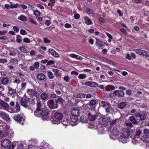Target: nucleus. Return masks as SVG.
Masks as SVG:
<instances>
[{"instance_id": "obj_1", "label": "nucleus", "mask_w": 149, "mask_h": 149, "mask_svg": "<svg viewBox=\"0 0 149 149\" xmlns=\"http://www.w3.org/2000/svg\"><path fill=\"white\" fill-rule=\"evenodd\" d=\"M110 127L111 128H113L110 134V137L112 139H116L119 134L118 129L120 127L119 123L117 120H116L111 122Z\"/></svg>"}, {"instance_id": "obj_2", "label": "nucleus", "mask_w": 149, "mask_h": 149, "mask_svg": "<svg viewBox=\"0 0 149 149\" xmlns=\"http://www.w3.org/2000/svg\"><path fill=\"white\" fill-rule=\"evenodd\" d=\"M62 117L63 115L61 113L57 112L54 113L52 115V121L54 124H59Z\"/></svg>"}, {"instance_id": "obj_3", "label": "nucleus", "mask_w": 149, "mask_h": 149, "mask_svg": "<svg viewBox=\"0 0 149 149\" xmlns=\"http://www.w3.org/2000/svg\"><path fill=\"white\" fill-rule=\"evenodd\" d=\"M130 132L126 130L124 131L119 138V141L123 143H126L128 142L129 140V135Z\"/></svg>"}, {"instance_id": "obj_4", "label": "nucleus", "mask_w": 149, "mask_h": 149, "mask_svg": "<svg viewBox=\"0 0 149 149\" xmlns=\"http://www.w3.org/2000/svg\"><path fill=\"white\" fill-rule=\"evenodd\" d=\"M41 111L42 119L43 120H47L49 119L48 110L45 108H43Z\"/></svg>"}, {"instance_id": "obj_5", "label": "nucleus", "mask_w": 149, "mask_h": 149, "mask_svg": "<svg viewBox=\"0 0 149 149\" xmlns=\"http://www.w3.org/2000/svg\"><path fill=\"white\" fill-rule=\"evenodd\" d=\"M99 123L102 125H104L109 121V118L104 116H101L98 120Z\"/></svg>"}, {"instance_id": "obj_6", "label": "nucleus", "mask_w": 149, "mask_h": 149, "mask_svg": "<svg viewBox=\"0 0 149 149\" xmlns=\"http://www.w3.org/2000/svg\"><path fill=\"white\" fill-rule=\"evenodd\" d=\"M47 104L49 107L51 109H56L58 107V104L56 103H54V100L52 99L48 100Z\"/></svg>"}, {"instance_id": "obj_7", "label": "nucleus", "mask_w": 149, "mask_h": 149, "mask_svg": "<svg viewBox=\"0 0 149 149\" xmlns=\"http://www.w3.org/2000/svg\"><path fill=\"white\" fill-rule=\"evenodd\" d=\"M13 118L15 121L18 122L22 125L23 124L24 121V119L23 117L19 115H16L14 116Z\"/></svg>"}, {"instance_id": "obj_8", "label": "nucleus", "mask_w": 149, "mask_h": 149, "mask_svg": "<svg viewBox=\"0 0 149 149\" xmlns=\"http://www.w3.org/2000/svg\"><path fill=\"white\" fill-rule=\"evenodd\" d=\"M27 93L31 96H35L36 97L39 95L38 93L34 89H29L27 90Z\"/></svg>"}, {"instance_id": "obj_9", "label": "nucleus", "mask_w": 149, "mask_h": 149, "mask_svg": "<svg viewBox=\"0 0 149 149\" xmlns=\"http://www.w3.org/2000/svg\"><path fill=\"white\" fill-rule=\"evenodd\" d=\"M0 117L8 122L10 121L9 115L4 112L0 111Z\"/></svg>"}, {"instance_id": "obj_10", "label": "nucleus", "mask_w": 149, "mask_h": 149, "mask_svg": "<svg viewBox=\"0 0 149 149\" xmlns=\"http://www.w3.org/2000/svg\"><path fill=\"white\" fill-rule=\"evenodd\" d=\"M10 143V141L8 139H5L2 140L1 143L2 147L6 148L9 146Z\"/></svg>"}, {"instance_id": "obj_11", "label": "nucleus", "mask_w": 149, "mask_h": 149, "mask_svg": "<svg viewBox=\"0 0 149 149\" xmlns=\"http://www.w3.org/2000/svg\"><path fill=\"white\" fill-rule=\"evenodd\" d=\"M21 105L25 108L29 107V102L27 99L24 98L21 99L20 100Z\"/></svg>"}, {"instance_id": "obj_12", "label": "nucleus", "mask_w": 149, "mask_h": 149, "mask_svg": "<svg viewBox=\"0 0 149 149\" xmlns=\"http://www.w3.org/2000/svg\"><path fill=\"white\" fill-rule=\"evenodd\" d=\"M8 95H15L16 93V89L12 88L9 86H8Z\"/></svg>"}, {"instance_id": "obj_13", "label": "nucleus", "mask_w": 149, "mask_h": 149, "mask_svg": "<svg viewBox=\"0 0 149 149\" xmlns=\"http://www.w3.org/2000/svg\"><path fill=\"white\" fill-rule=\"evenodd\" d=\"M71 113L72 116H71V118H72V117H75L76 118L79 115V111L77 109H73L71 110Z\"/></svg>"}, {"instance_id": "obj_14", "label": "nucleus", "mask_w": 149, "mask_h": 149, "mask_svg": "<svg viewBox=\"0 0 149 149\" xmlns=\"http://www.w3.org/2000/svg\"><path fill=\"white\" fill-rule=\"evenodd\" d=\"M115 94L116 96L120 97H123L124 95V92L120 90L115 91Z\"/></svg>"}, {"instance_id": "obj_15", "label": "nucleus", "mask_w": 149, "mask_h": 149, "mask_svg": "<svg viewBox=\"0 0 149 149\" xmlns=\"http://www.w3.org/2000/svg\"><path fill=\"white\" fill-rule=\"evenodd\" d=\"M0 105L5 110H8L9 108V106L8 104L3 101L0 102Z\"/></svg>"}, {"instance_id": "obj_16", "label": "nucleus", "mask_w": 149, "mask_h": 149, "mask_svg": "<svg viewBox=\"0 0 149 149\" xmlns=\"http://www.w3.org/2000/svg\"><path fill=\"white\" fill-rule=\"evenodd\" d=\"M36 77L37 79L39 81L43 80L45 78V75L42 73L38 74Z\"/></svg>"}, {"instance_id": "obj_17", "label": "nucleus", "mask_w": 149, "mask_h": 149, "mask_svg": "<svg viewBox=\"0 0 149 149\" xmlns=\"http://www.w3.org/2000/svg\"><path fill=\"white\" fill-rule=\"evenodd\" d=\"M40 97L42 100H46L49 99V94L48 93H43L40 95Z\"/></svg>"}, {"instance_id": "obj_18", "label": "nucleus", "mask_w": 149, "mask_h": 149, "mask_svg": "<svg viewBox=\"0 0 149 149\" xmlns=\"http://www.w3.org/2000/svg\"><path fill=\"white\" fill-rule=\"evenodd\" d=\"M69 56L71 58H74L80 61H81L83 59V58L81 56L73 54H70Z\"/></svg>"}, {"instance_id": "obj_19", "label": "nucleus", "mask_w": 149, "mask_h": 149, "mask_svg": "<svg viewBox=\"0 0 149 149\" xmlns=\"http://www.w3.org/2000/svg\"><path fill=\"white\" fill-rule=\"evenodd\" d=\"M9 80L6 77L2 78L1 80V82L2 84L6 85L9 83Z\"/></svg>"}, {"instance_id": "obj_20", "label": "nucleus", "mask_w": 149, "mask_h": 149, "mask_svg": "<svg viewBox=\"0 0 149 149\" xmlns=\"http://www.w3.org/2000/svg\"><path fill=\"white\" fill-rule=\"evenodd\" d=\"M14 109H15V110L14 111V112L16 113L19 112L20 110V108L19 104L17 101L16 102L15 105Z\"/></svg>"}, {"instance_id": "obj_21", "label": "nucleus", "mask_w": 149, "mask_h": 149, "mask_svg": "<svg viewBox=\"0 0 149 149\" xmlns=\"http://www.w3.org/2000/svg\"><path fill=\"white\" fill-rule=\"evenodd\" d=\"M49 52H50L52 55L54 56L57 57L58 56V54L56 52L52 49H50L49 50Z\"/></svg>"}, {"instance_id": "obj_22", "label": "nucleus", "mask_w": 149, "mask_h": 149, "mask_svg": "<svg viewBox=\"0 0 149 149\" xmlns=\"http://www.w3.org/2000/svg\"><path fill=\"white\" fill-rule=\"evenodd\" d=\"M89 120L91 121H93L96 118V115H92L90 113H89L88 114Z\"/></svg>"}, {"instance_id": "obj_23", "label": "nucleus", "mask_w": 149, "mask_h": 149, "mask_svg": "<svg viewBox=\"0 0 149 149\" xmlns=\"http://www.w3.org/2000/svg\"><path fill=\"white\" fill-rule=\"evenodd\" d=\"M42 104L40 101H38L36 103V109L41 111L42 110Z\"/></svg>"}, {"instance_id": "obj_24", "label": "nucleus", "mask_w": 149, "mask_h": 149, "mask_svg": "<svg viewBox=\"0 0 149 149\" xmlns=\"http://www.w3.org/2000/svg\"><path fill=\"white\" fill-rule=\"evenodd\" d=\"M96 44L99 47H103V46L104 45V43L100 40H98L97 39H96Z\"/></svg>"}, {"instance_id": "obj_25", "label": "nucleus", "mask_w": 149, "mask_h": 149, "mask_svg": "<svg viewBox=\"0 0 149 149\" xmlns=\"http://www.w3.org/2000/svg\"><path fill=\"white\" fill-rule=\"evenodd\" d=\"M62 124L65 126L68 125L70 124L67 118H64L61 121Z\"/></svg>"}, {"instance_id": "obj_26", "label": "nucleus", "mask_w": 149, "mask_h": 149, "mask_svg": "<svg viewBox=\"0 0 149 149\" xmlns=\"http://www.w3.org/2000/svg\"><path fill=\"white\" fill-rule=\"evenodd\" d=\"M18 63V61L15 58H13L11 59L9 63V64H11L12 65H15Z\"/></svg>"}, {"instance_id": "obj_27", "label": "nucleus", "mask_w": 149, "mask_h": 149, "mask_svg": "<svg viewBox=\"0 0 149 149\" xmlns=\"http://www.w3.org/2000/svg\"><path fill=\"white\" fill-rule=\"evenodd\" d=\"M18 19L23 22H26L27 20L26 17L23 15H21L18 17Z\"/></svg>"}, {"instance_id": "obj_28", "label": "nucleus", "mask_w": 149, "mask_h": 149, "mask_svg": "<svg viewBox=\"0 0 149 149\" xmlns=\"http://www.w3.org/2000/svg\"><path fill=\"white\" fill-rule=\"evenodd\" d=\"M127 103L125 102H121L118 105V108L119 109H123L126 106Z\"/></svg>"}, {"instance_id": "obj_29", "label": "nucleus", "mask_w": 149, "mask_h": 149, "mask_svg": "<svg viewBox=\"0 0 149 149\" xmlns=\"http://www.w3.org/2000/svg\"><path fill=\"white\" fill-rule=\"evenodd\" d=\"M134 51L137 54L142 55H143V53L145 51L144 50L140 49H136L134 50Z\"/></svg>"}, {"instance_id": "obj_30", "label": "nucleus", "mask_w": 149, "mask_h": 149, "mask_svg": "<svg viewBox=\"0 0 149 149\" xmlns=\"http://www.w3.org/2000/svg\"><path fill=\"white\" fill-rule=\"evenodd\" d=\"M41 111L36 109L34 111V114L36 116L39 117L41 116Z\"/></svg>"}, {"instance_id": "obj_31", "label": "nucleus", "mask_w": 149, "mask_h": 149, "mask_svg": "<svg viewBox=\"0 0 149 149\" xmlns=\"http://www.w3.org/2000/svg\"><path fill=\"white\" fill-rule=\"evenodd\" d=\"M85 23L87 25H90L92 24V22L91 20L87 17L84 18Z\"/></svg>"}, {"instance_id": "obj_32", "label": "nucleus", "mask_w": 149, "mask_h": 149, "mask_svg": "<svg viewBox=\"0 0 149 149\" xmlns=\"http://www.w3.org/2000/svg\"><path fill=\"white\" fill-rule=\"evenodd\" d=\"M130 120L132 123L134 124H136L137 123V121L135 118L132 116L130 117Z\"/></svg>"}, {"instance_id": "obj_33", "label": "nucleus", "mask_w": 149, "mask_h": 149, "mask_svg": "<svg viewBox=\"0 0 149 149\" xmlns=\"http://www.w3.org/2000/svg\"><path fill=\"white\" fill-rule=\"evenodd\" d=\"M142 132V131L140 130H138L136 131L135 135L134 138L135 139H136V138H138L139 137L140 134Z\"/></svg>"}, {"instance_id": "obj_34", "label": "nucleus", "mask_w": 149, "mask_h": 149, "mask_svg": "<svg viewBox=\"0 0 149 149\" xmlns=\"http://www.w3.org/2000/svg\"><path fill=\"white\" fill-rule=\"evenodd\" d=\"M115 89L114 86L112 85H108L106 87V89L107 91H109L114 90Z\"/></svg>"}, {"instance_id": "obj_35", "label": "nucleus", "mask_w": 149, "mask_h": 149, "mask_svg": "<svg viewBox=\"0 0 149 149\" xmlns=\"http://www.w3.org/2000/svg\"><path fill=\"white\" fill-rule=\"evenodd\" d=\"M10 128V127L9 125H1L0 126V129L5 130H8Z\"/></svg>"}, {"instance_id": "obj_36", "label": "nucleus", "mask_w": 149, "mask_h": 149, "mask_svg": "<svg viewBox=\"0 0 149 149\" xmlns=\"http://www.w3.org/2000/svg\"><path fill=\"white\" fill-rule=\"evenodd\" d=\"M17 39L16 41L17 43H20L22 41V37L19 35H17L16 36Z\"/></svg>"}, {"instance_id": "obj_37", "label": "nucleus", "mask_w": 149, "mask_h": 149, "mask_svg": "<svg viewBox=\"0 0 149 149\" xmlns=\"http://www.w3.org/2000/svg\"><path fill=\"white\" fill-rule=\"evenodd\" d=\"M78 77L79 79H83L86 78V75L84 74H81L79 75Z\"/></svg>"}, {"instance_id": "obj_38", "label": "nucleus", "mask_w": 149, "mask_h": 149, "mask_svg": "<svg viewBox=\"0 0 149 149\" xmlns=\"http://www.w3.org/2000/svg\"><path fill=\"white\" fill-rule=\"evenodd\" d=\"M64 100L61 97H59L56 100L55 103L58 104V103L59 102L61 104H63L64 103Z\"/></svg>"}, {"instance_id": "obj_39", "label": "nucleus", "mask_w": 149, "mask_h": 149, "mask_svg": "<svg viewBox=\"0 0 149 149\" xmlns=\"http://www.w3.org/2000/svg\"><path fill=\"white\" fill-rule=\"evenodd\" d=\"M98 86V84L96 82L93 81H91V87H96Z\"/></svg>"}, {"instance_id": "obj_40", "label": "nucleus", "mask_w": 149, "mask_h": 149, "mask_svg": "<svg viewBox=\"0 0 149 149\" xmlns=\"http://www.w3.org/2000/svg\"><path fill=\"white\" fill-rule=\"evenodd\" d=\"M96 101L95 100H91L88 103V105L91 106L94 105L96 103Z\"/></svg>"}, {"instance_id": "obj_41", "label": "nucleus", "mask_w": 149, "mask_h": 149, "mask_svg": "<svg viewBox=\"0 0 149 149\" xmlns=\"http://www.w3.org/2000/svg\"><path fill=\"white\" fill-rule=\"evenodd\" d=\"M147 116V115L146 113H143L141 114L140 116V119L142 120L145 119Z\"/></svg>"}, {"instance_id": "obj_42", "label": "nucleus", "mask_w": 149, "mask_h": 149, "mask_svg": "<svg viewBox=\"0 0 149 149\" xmlns=\"http://www.w3.org/2000/svg\"><path fill=\"white\" fill-rule=\"evenodd\" d=\"M19 49L22 52L24 53H27V50L24 47H19Z\"/></svg>"}, {"instance_id": "obj_43", "label": "nucleus", "mask_w": 149, "mask_h": 149, "mask_svg": "<svg viewBox=\"0 0 149 149\" xmlns=\"http://www.w3.org/2000/svg\"><path fill=\"white\" fill-rule=\"evenodd\" d=\"M20 33L22 35H25L28 34L27 32L24 30L21 29L20 31Z\"/></svg>"}, {"instance_id": "obj_44", "label": "nucleus", "mask_w": 149, "mask_h": 149, "mask_svg": "<svg viewBox=\"0 0 149 149\" xmlns=\"http://www.w3.org/2000/svg\"><path fill=\"white\" fill-rule=\"evenodd\" d=\"M48 77L49 79H52L54 78V75L52 72L50 71L48 73Z\"/></svg>"}, {"instance_id": "obj_45", "label": "nucleus", "mask_w": 149, "mask_h": 149, "mask_svg": "<svg viewBox=\"0 0 149 149\" xmlns=\"http://www.w3.org/2000/svg\"><path fill=\"white\" fill-rule=\"evenodd\" d=\"M86 12L88 14H92L93 13V10L90 8H86Z\"/></svg>"}, {"instance_id": "obj_46", "label": "nucleus", "mask_w": 149, "mask_h": 149, "mask_svg": "<svg viewBox=\"0 0 149 149\" xmlns=\"http://www.w3.org/2000/svg\"><path fill=\"white\" fill-rule=\"evenodd\" d=\"M33 14L36 16L38 17L40 15V13L39 11L36 10L34 11Z\"/></svg>"}, {"instance_id": "obj_47", "label": "nucleus", "mask_w": 149, "mask_h": 149, "mask_svg": "<svg viewBox=\"0 0 149 149\" xmlns=\"http://www.w3.org/2000/svg\"><path fill=\"white\" fill-rule=\"evenodd\" d=\"M105 109L106 112L107 113L110 112L113 110L112 108L110 107H109L107 108H106Z\"/></svg>"}, {"instance_id": "obj_48", "label": "nucleus", "mask_w": 149, "mask_h": 149, "mask_svg": "<svg viewBox=\"0 0 149 149\" xmlns=\"http://www.w3.org/2000/svg\"><path fill=\"white\" fill-rule=\"evenodd\" d=\"M85 95L84 94L80 93L77 94L76 95V97L77 98H82L85 97Z\"/></svg>"}, {"instance_id": "obj_49", "label": "nucleus", "mask_w": 149, "mask_h": 149, "mask_svg": "<svg viewBox=\"0 0 149 149\" xmlns=\"http://www.w3.org/2000/svg\"><path fill=\"white\" fill-rule=\"evenodd\" d=\"M23 41L24 42L26 43H29L30 42V39L27 38H24L23 39Z\"/></svg>"}, {"instance_id": "obj_50", "label": "nucleus", "mask_w": 149, "mask_h": 149, "mask_svg": "<svg viewBox=\"0 0 149 149\" xmlns=\"http://www.w3.org/2000/svg\"><path fill=\"white\" fill-rule=\"evenodd\" d=\"M143 56H144L146 57L149 58V52L145 50Z\"/></svg>"}, {"instance_id": "obj_51", "label": "nucleus", "mask_w": 149, "mask_h": 149, "mask_svg": "<svg viewBox=\"0 0 149 149\" xmlns=\"http://www.w3.org/2000/svg\"><path fill=\"white\" fill-rule=\"evenodd\" d=\"M7 62L8 61L6 59H0V63H7Z\"/></svg>"}, {"instance_id": "obj_52", "label": "nucleus", "mask_w": 149, "mask_h": 149, "mask_svg": "<svg viewBox=\"0 0 149 149\" xmlns=\"http://www.w3.org/2000/svg\"><path fill=\"white\" fill-rule=\"evenodd\" d=\"M43 41L45 43H49L51 42V40H48L47 38H44Z\"/></svg>"}, {"instance_id": "obj_53", "label": "nucleus", "mask_w": 149, "mask_h": 149, "mask_svg": "<svg viewBox=\"0 0 149 149\" xmlns=\"http://www.w3.org/2000/svg\"><path fill=\"white\" fill-rule=\"evenodd\" d=\"M63 79L65 81L68 82L70 78L68 76H66L64 77Z\"/></svg>"}, {"instance_id": "obj_54", "label": "nucleus", "mask_w": 149, "mask_h": 149, "mask_svg": "<svg viewBox=\"0 0 149 149\" xmlns=\"http://www.w3.org/2000/svg\"><path fill=\"white\" fill-rule=\"evenodd\" d=\"M57 95L54 93H52L50 95V97L51 98H55L56 97Z\"/></svg>"}, {"instance_id": "obj_55", "label": "nucleus", "mask_w": 149, "mask_h": 149, "mask_svg": "<svg viewBox=\"0 0 149 149\" xmlns=\"http://www.w3.org/2000/svg\"><path fill=\"white\" fill-rule=\"evenodd\" d=\"M26 83H22L21 85V89L24 90L26 87Z\"/></svg>"}, {"instance_id": "obj_56", "label": "nucleus", "mask_w": 149, "mask_h": 149, "mask_svg": "<svg viewBox=\"0 0 149 149\" xmlns=\"http://www.w3.org/2000/svg\"><path fill=\"white\" fill-rule=\"evenodd\" d=\"M54 62L52 60H50L49 61L47 64V65H50L54 64Z\"/></svg>"}, {"instance_id": "obj_57", "label": "nucleus", "mask_w": 149, "mask_h": 149, "mask_svg": "<svg viewBox=\"0 0 149 149\" xmlns=\"http://www.w3.org/2000/svg\"><path fill=\"white\" fill-rule=\"evenodd\" d=\"M39 63L38 62H35L33 65L35 68H38L39 67Z\"/></svg>"}, {"instance_id": "obj_58", "label": "nucleus", "mask_w": 149, "mask_h": 149, "mask_svg": "<svg viewBox=\"0 0 149 149\" xmlns=\"http://www.w3.org/2000/svg\"><path fill=\"white\" fill-rule=\"evenodd\" d=\"M29 21L31 22L32 24H36L37 23L36 22H35L33 19H32L31 18H29Z\"/></svg>"}, {"instance_id": "obj_59", "label": "nucleus", "mask_w": 149, "mask_h": 149, "mask_svg": "<svg viewBox=\"0 0 149 149\" xmlns=\"http://www.w3.org/2000/svg\"><path fill=\"white\" fill-rule=\"evenodd\" d=\"M74 18L75 19H79L80 17L78 13L75 14L74 16Z\"/></svg>"}, {"instance_id": "obj_60", "label": "nucleus", "mask_w": 149, "mask_h": 149, "mask_svg": "<svg viewBox=\"0 0 149 149\" xmlns=\"http://www.w3.org/2000/svg\"><path fill=\"white\" fill-rule=\"evenodd\" d=\"M13 30L16 32H18L19 31V29L18 27L15 26H14L13 27Z\"/></svg>"}, {"instance_id": "obj_61", "label": "nucleus", "mask_w": 149, "mask_h": 149, "mask_svg": "<svg viewBox=\"0 0 149 149\" xmlns=\"http://www.w3.org/2000/svg\"><path fill=\"white\" fill-rule=\"evenodd\" d=\"M51 23L50 21L48 20H46L45 23V24L47 26H49L50 25Z\"/></svg>"}, {"instance_id": "obj_62", "label": "nucleus", "mask_w": 149, "mask_h": 149, "mask_svg": "<svg viewBox=\"0 0 149 149\" xmlns=\"http://www.w3.org/2000/svg\"><path fill=\"white\" fill-rule=\"evenodd\" d=\"M23 145L21 143L17 145V149H22L23 148Z\"/></svg>"}, {"instance_id": "obj_63", "label": "nucleus", "mask_w": 149, "mask_h": 149, "mask_svg": "<svg viewBox=\"0 0 149 149\" xmlns=\"http://www.w3.org/2000/svg\"><path fill=\"white\" fill-rule=\"evenodd\" d=\"M64 26L66 28H70L71 27V25L69 24L66 23L65 24Z\"/></svg>"}, {"instance_id": "obj_64", "label": "nucleus", "mask_w": 149, "mask_h": 149, "mask_svg": "<svg viewBox=\"0 0 149 149\" xmlns=\"http://www.w3.org/2000/svg\"><path fill=\"white\" fill-rule=\"evenodd\" d=\"M144 132L146 134H147V136L149 134V130L147 129H145L144 130Z\"/></svg>"}]
</instances>
